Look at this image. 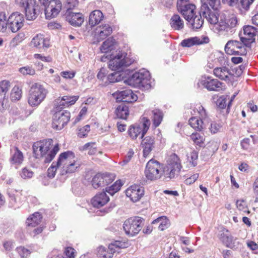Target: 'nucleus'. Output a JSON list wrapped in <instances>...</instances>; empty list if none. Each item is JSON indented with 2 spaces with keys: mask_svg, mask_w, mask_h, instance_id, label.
<instances>
[{
  "mask_svg": "<svg viewBox=\"0 0 258 258\" xmlns=\"http://www.w3.org/2000/svg\"><path fill=\"white\" fill-rule=\"evenodd\" d=\"M52 140H44L35 143L33 146V153L36 158H44L45 163L50 162L59 151L58 145L54 146L49 151L51 146Z\"/></svg>",
  "mask_w": 258,
  "mask_h": 258,
  "instance_id": "1",
  "label": "nucleus"
},
{
  "mask_svg": "<svg viewBox=\"0 0 258 258\" xmlns=\"http://www.w3.org/2000/svg\"><path fill=\"white\" fill-rule=\"evenodd\" d=\"M56 166L61 168V174L64 175L75 172L80 167V163L75 157V154L72 151H68L59 155Z\"/></svg>",
  "mask_w": 258,
  "mask_h": 258,
  "instance_id": "2",
  "label": "nucleus"
},
{
  "mask_svg": "<svg viewBox=\"0 0 258 258\" xmlns=\"http://www.w3.org/2000/svg\"><path fill=\"white\" fill-rule=\"evenodd\" d=\"M127 54L120 51H116L106 56H103L101 58L102 61H105L106 59L109 60L108 67L110 69L113 71L122 70L124 67L129 66L133 62L127 56Z\"/></svg>",
  "mask_w": 258,
  "mask_h": 258,
  "instance_id": "3",
  "label": "nucleus"
},
{
  "mask_svg": "<svg viewBox=\"0 0 258 258\" xmlns=\"http://www.w3.org/2000/svg\"><path fill=\"white\" fill-rule=\"evenodd\" d=\"M124 82L134 87L148 89L151 88L150 75L149 71L142 69L136 72L124 80Z\"/></svg>",
  "mask_w": 258,
  "mask_h": 258,
  "instance_id": "4",
  "label": "nucleus"
},
{
  "mask_svg": "<svg viewBox=\"0 0 258 258\" xmlns=\"http://www.w3.org/2000/svg\"><path fill=\"white\" fill-rule=\"evenodd\" d=\"M216 22H208L213 25L218 32H228L237 25V18L233 14H222L219 16L217 14L216 15Z\"/></svg>",
  "mask_w": 258,
  "mask_h": 258,
  "instance_id": "5",
  "label": "nucleus"
},
{
  "mask_svg": "<svg viewBox=\"0 0 258 258\" xmlns=\"http://www.w3.org/2000/svg\"><path fill=\"white\" fill-rule=\"evenodd\" d=\"M201 15L208 21L216 22V15L220 7V0H201Z\"/></svg>",
  "mask_w": 258,
  "mask_h": 258,
  "instance_id": "6",
  "label": "nucleus"
},
{
  "mask_svg": "<svg viewBox=\"0 0 258 258\" xmlns=\"http://www.w3.org/2000/svg\"><path fill=\"white\" fill-rule=\"evenodd\" d=\"M48 91L39 84L33 85L29 91L28 103L31 106H37L46 98Z\"/></svg>",
  "mask_w": 258,
  "mask_h": 258,
  "instance_id": "7",
  "label": "nucleus"
},
{
  "mask_svg": "<svg viewBox=\"0 0 258 258\" xmlns=\"http://www.w3.org/2000/svg\"><path fill=\"white\" fill-rule=\"evenodd\" d=\"M197 111L199 114V118L192 117L189 119V125L198 131H201L206 128L207 124L209 122V118L204 108L200 104L197 105L194 111Z\"/></svg>",
  "mask_w": 258,
  "mask_h": 258,
  "instance_id": "8",
  "label": "nucleus"
},
{
  "mask_svg": "<svg viewBox=\"0 0 258 258\" xmlns=\"http://www.w3.org/2000/svg\"><path fill=\"white\" fill-rule=\"evenodd\" d=\"M16 4L24 9L28 20L35 19L39 14L40 8L36 0H16Z\"/></svg>",
  "mask_w": 258,
  "mask_h": 258,
  "instance_id": "9",
  "label": "nucleus"
},
{
  "mask_svg": "<svg viewBox=\"0 0 258 258\" xmlns=\"http://www.w3.org/2000/svg\"><path fill=\"white\" fill-rule=\"evenodd\" d=\"M181 168L179 158L176 154H172L170 156L167 164L163 169L164 175L170 179L173 178L178 175Z\"/></svg>",
  "mask_w": 258,
  "mask_h": 258,
  "instance_id": "10",
  "label": "nucleus"
},
{
  "mask_svg": "<svg viewBox=\"0 0 258 258\" xmlns=\"http://www.w3.org/2000/svg\"><path fill=\"white\" fill-rule=\"evenodd\" d=\"M144 222V219L139 217H132L126 220L123 226L125 234L131 236L137 235L141 230Z\"/></svg>",
  "mask_w": 258,
  "mask_h": 258,
  "instance_id": "11",
  "label": "nucleus"
},
{
  "mask_svg": "<svg viewBox=\"0 0 258 258\" xmlns=\"http://www.w3.org/2000/svg\"><path fill=\"white\" fill-rule=\"evenodd\" d=\"M162 166L156 160L151 159L146 165L145 175L146 177L151 180H156L160 178Z\"/></svg>",
  "mask_w": 258,
  "mask_h": 258,
  "instance_id": "12",
  "label": "nucleus"
},
{
  "mask_svg": "<svg viewBox=\"0 0 258 258\" xmlns=\"http://www.w3.org/2000/svg\"><path fill=\"white\" fill-rule=\"evenodd\" d=\"M223 83L217 79L211 77L202 76L200 79L198 86L203 87L209 91H219L223 89Z\"/></svg>",
  "mask_w": 258,
  "mask_h": 258,
  "instance_id": "13",
  "label": "nucleus"
},
{
  "mask_svg": "<svg viewBox=\"0 0 258 258\" xmlns=\"http://www.w3.org/2000/svg\"><path fill=\"white\" fill-rule=\"evenodd\" d=\"M70 118L71 114L69 111L56 110L53 117L52 127L58 130H61L69 121Z\"/></svg>",
  "mask_w": 258,
  "mask_h": 258,
  "instance_id": "14",
  "label": "nucleus"
},
{
  "mask_svg": "<svg viewBox=\"0 0 258 258\" xmlns=\"http://www.w3.org/2000/svg\"><path fill=\"white\" fill-rule=\"evenodd\" d=\"M244 45L241 41L229 40L225 46V50L230 55H242L246 53Z\"/></svg>",
  "mask_w": 258,
  "mask_h": 258,
  "instance_id": "15",
  "label": "nucleus"
},
{
  "mask_svg": "<svg viewBox=\"0 0 258 258\" xmlns=\"http://www.w3.org/2000/svg\"><path fill=\"white\" fill-rule=\"evenodd\" d=\"M127 247V244L119 241H116L113 243L109 245L108 251L106 252L104 247L100 246L98 248L99 252H101L100 255L103 258H111L113 254L117 252L119 253L121 248H124Z\"/></svg>",
  "mask_w": 258,
  "mask_h": 258,
  "instance_id": "16",
  "label": "nucleus"
},
{
  "mask_svg": "<svg viewBox=\"0 0 258 258\" xmlns=\"http://www.w3.org/2000/svg\"><path fill=\"white\" fill-rule=\"evenodd\" d=\"M177 8L185 20H188L196 14V6L189 3L188 0H177Z\"/></svg>",
  "mask_w": 258,
  "mask_h": 258,
  "instance_id": "17",
  "label": "nucleus"
},
{
  "mask_svg": "<svg viewBox=\"0 0 258 258\" xmlns=\"http://www.w3.org/2000/svg\"><path fill=\"white\" fill-rule=\"evenodd\" d=\"M24 18L23 15L19 13H13L8 19V27L11 31L15 33L23 26Z\"/></svg>",
  "mask_w": 258,
  "mask_h": 258,
  "instance_id": "18",
  "label": "nucleus"
},
{
  "mask_svg": "<svg viewBox=\"0 0 258 258\" xmlns=\"http://www.w3.org/2000/svg\"><path fill=\"white\" fill-rule=\"evenodd\" d=\"M114 179V176L112 174L98 173L93 177L92 185L95 189L103 187L111 183Z\"/></svg>",
  "mask_w": 258,
  "mask_h": 258,
  "instance_id": "19",
  "label": "nucleus"
},
{
  "mask_svg": "<svg viewBox=\"0 0 258 258\" xmlns=\"http://www.w3.org/2000/svg\"><path fill=\"white\" fill-rule=\"evenodd\" d=\"M78 99V96H64L59 97L54 101V108L56 110H59L69 107L74 104Z\"/></svg>",
  "mask_w": 258,
  "mask_h": 258,
  "instance_id": "20",
  "label": "nucleus"
},
{
  "mask_svg": "<svg viewBox=\"0 0 258 258\" xmlns=\"http://www.w3.org/2000/svg\"><path fill=\"white\" fill-rule=\"evenodd\" d=\"M114 96L115 97L117 101L127 103L135 102L138 99L137 96L130 89L118 91L114 94Z\"/></svg>",
  "mask_w": 258,
  "mask_h": 258,
  "instance_id": "21",
  "label": "nucleus"
},
{
  "mask_svg": "<svg viewBox=\"0 0 258 258\" xmlns=\"http://www.w3.org/2000/svg\"><path fill=\"white\" fill-rule=\"evenodd\" d=\"M126 195L131 200L136 202L141 199L144 194V189L139 185L134 184L131 186L126 190Z\"/></svg>",
  "mask_w": 258,
  "mask_h": 258,
  "instance_id": "22",
  "label": "nucleus"
},
{
  "mask_svg": "<svg viewBox=\"0 0 258 258\" xmlns=\"http://www.w3.org/2000/svg\"><path fill=\"white\" fill-rule=\"evenodd\" d=\"M209 39L207 36L192 37L184 39L180 42V45L183 47H190L208 43Z\"/></svg>",
  "mask_w": 258,
  "mask_h": 258,
  "instance_id": "23",
  "label": "nucleus"
},
{
  "mask_svg": "<svg viewBox=\"0 0 258 258\" xmlns=\"http://www.w3.org/2000/svg\"><path fill=\"white\" fill-rule=\"evenodd\" d=\"M243 36L240 37V40L245 46H248L254 40L256 29L254 27L248 25L243 27Z\"/></svg>",
  "mask_w": 258,
  "mask_h": 258,
  "instance_id": "24",
  "label": "nucleus"
},
{
  "mask_svg": "<svg viewBox=\"0 0 258 258\" xmlns=\"http://www.w3.org/2000/svg\"><path fill=\"white\" fill-rule=\"evenodd\" d=\"M31 45L38 49L47 48L50 46L49 39L42 34H37L32 39Z\"/></svg>",
  "mask_w": 258,
  "mask_h": 258,
  "instance_id": "25",
  "label": "nucleus"
},
{
  "mask_svg": "<svg viewBox=\"0 0 258 258\" xmlns=\"http://www.w3.org/2000/svg\"><path fill=\"white\" fill-rule=\"evenodd\" d=\"M219 238L228 247L233 248L235 246L237 238L231 236L227 229L224 228L220 231Z\"/></svg>",
  "mask_w": 258,
  "mask_h": 258,
  "instance_id": "26",
  "label": "nucleus"
},
{
  "mask_svg": "<svg viewBox=\"0 0 258 258\" xmlns=\"http://www.w3.org/2000/svg\"><path fill=\"white\" fill-rule=\"evenodd\" d=\"M142 147L143 149V156L147 157L155 147L154 138L147 136L142 142Z\"/></svg>",
  "mask_w": 258,
  "mask_h": 258,
  "instance_id": "27",
  "label": "nucleus"
},
{
  "mask_svg": "<svg viewBox=\"0 0 258 258\" xmlns=\"http://www.w3.org/2000/svg\"><path fill=\"white\" fill-rule=\"evenodd\" d=\"M214 75L221 80L230 81L233 76L230 70L226 67H217L214 69Z\"/></svg>",
  "mask_w": 258,
  "mask_h": 258,
  "instance_id": "28",
  "label": "nucleus"
},
{
  "mask_svg": "<svg viewBox=\"0 0 258 258\" xmlns=\"http://www.w3.org/2000/svg\"><path fill=\"white\" fill-rule=\"evenodd\" d=\"M109 201V197L105 192L96 195L92 200L91 204L93 207L99 208L106 205Z\"/></svg>",
  "mask_w": 258,
  "mask_h": 258,
  "instance_id": "29",
  "label": "nucleus"
},
{
  "mask_svg": "<svg viewBox=\"0 0 258 258\" xmlns=\"http://www.w3.org/2000/svg\"><path fill=\"white\" fill-rule=\"evenodd\" d=\"M67 20L75 27H79L84 22V18L82 14L80 13H73L67 12Z\"/></svg>",
  "mask_w": 258,
  "mask_h": 258,
  "instance_id": "30",
  "label": "nucleus"
},
{
  "mask_svg": "<svg viewBox=\"0 0 258 258\" xmlns=\"http://www.w3.org/2000/svg\"><path fill=\"white\" fill-rule=\"evenodd\" d=\"M112 29L108 24H105L100 26L96 29V34L97 38L99 40H103L111 34Z\"/></svg>",
  "mask_w": 258,
  "mask_h": 258,
  "instance_id": "31",
  "label": "nucleus"
},
{
  "mask_svg": "<svg viewBox=\"0 0 258 258\" xmlns=\"http://www.w3.org/2000/svg\"><path fill=\"white\" fill-rule=\"evenodd\" d=\"M203 15H201V10L199 12V15H196V14L194 16L189 17V19L186 20L189 24L191 25L192 29H198L201 28L204 23V20L202 19Z\"/></svg>",
  "mask_w": 258,
  "mask_h": 258,
  "instance_id": "32",
  "label": "nucleus"
},
{
  "mask_svg": "<svg viewBox=\"0 0 258 258\" xmlns=\"http://www.w3.org/2000/svg\"><path fill=\"white\" fill-rule=\"evenodd\" d=\"M11 157L10 159L12 164L20 165L22 164L24 160L23 153L18 148L15 147L14 151H11Z\"/></svg>",
  "mask_w": 258,
  "mask_h": 258,
  "instance_id": "33",
  "label": "nucleus"
},
{
  "mask_svg": "<svg viewBox=\"0 0 258 258\" xmlns=\"http://www.w3.org/2000/svg\"><path fill=\"white\" fill-rule=\"evenodd\" d=\"M103 18V13L99 10H95L91 13L89 23L92 27L98 24Z\"/></svg>",
  "mask_w": 258,
  "mask_h": 258,
  "instance_id": "34",
  "label": "nucleus"
},
{
  "mask_svg": "<svg viewBox=\"0 0 258 258\" xmlns=\"http://www.w3.org/2000/svg\"><path fill=\"white\" fill-rule=\"evenodd\" d=\"M42 219L41 214L39 212H35L27 219L26 224L28 227H35L41 222Z\"/></svg>",
  "mask_w": 258,
  "mask_h": 258,
  "instance_id": "35",
  "label": "nucleus"
},
{
  "mask_svg": "<svg viewBox=\"0 0 258 258\" xmlns=\"http://www.w3.org/2000/svg\"><path fill=\"white\" fill-rule=\"evenodd\" d=\"M170 24L171 27L176 30H180L184 27L183 21L177 14H175L171 17Z\"/></svg>",
  "mask_w": 258,
  "mask_h": 258,
  "instance_id": "36",
  "label": "nucleus"
},
{
  "mask_svg": "<svg viewBox=\"0 0 258 258\" xmlns=\"http://www.w3.org/2000/svg\"><path fill=\"white\" fill-rule=\"evenodd\" d=\"M115 41L113 38H109L105 40L101 47L100 51L102 53H107L115 48Z\"/></svg>",
  "mask_w": 258,
  "mask_h": 258,
  "instance_id": "37",
  "label": "nucleus"
},
{
  "mask_svg": "<svg viewBox=\"0 0 258 258\" xmlns=\"http://www.w3.org/2000/svg\"><path fill=\"white\" fill-rule=\"evenodd\" d=\"M116 71V72L111 73L107 76L106 81H105V85L119 82L123 80V73H121L119 71Z\"/></svg>",
  "mask_w": 258,
  "mask_h": 258,
  "instance_id": "38",
  "label": "nucleus"
},
{
  "mask_svg": "<svg viewBox=\"0 0 258 258\" xmlns=\"http://www.w3.org/2000/svg\"><path fill=\"white\" fill-rule=\"evenodd\" d=\"M152 224H159L158 229L161 231L167 229L170 225L169 220L165 216H161L157 218L152 222Z\"/></svg>",
  "mask_w": 258,
  "mask_h": 258,
  "instance_id": "39",
  "label": "nucleus"
},
{
  "mask_svg": "<svg viewBox=\"0 0 258 258\" xmlns=\"http://www.w3.org/2000/svg\"><path fill=\"white\" fill-rule=\"evenodd\" d=\"M152 113L153 114V125L155 127H157L161 124L163 120V113L160 110L158 109L152 110Z\"/></svg>",
  "mask_w": 258,
  "mask_h": 258,
  "instance_id": "40",
  "label": "nucleus"
},
{
  "mask_svg": "<svg viewBox=\"0 0 258 258\" xmlns=\"http://www.w3.org/2000/svg\"><path fill=\"white\" fill-rule=\"evenodd\" d=\"M142 127L137 124L131 126L128 130V134L133 139H137L138 136H140V138L142 139L143 138L142 137Z\"/></svg>",
  "mask_w": 258,
  "mask_h": 258,
  "instance_id": "41",
  "label": "nucleus"
},
{
  "mask_svg": "<svg viewBox=\"0 0 258 258\" xmlns=\"http://www.w3.org/2000/svg\"><path fill=\"white\" fill-rule=\"evenodd\" d=\"M115 113L118 118L125 119L129 114L128 108L127 106L121 104L117 107Z\"/></svg>",
  "mask_w": 258,
  "mask_h": 258,
  "instance_id": "42",
  "label": "nucleus"
},
{
  "mask_svg": "<svg viewBox=\"0 0 258 258\" xmlns=\"http://www.w3.org/2000/svg\"><path fill=\"white\" fill-rule=\"evenodd\" d=\"M44 6L45 16L46 19H48L56 17L61 10L59 6H57V8H52L47 6Z\"/></svg>",
  "mask_w": 258,
  "mask_h": 258,
  "instance_id": "43",
  "label": "nucleus"
},
{
  "mask_svg": "<svg viewBox=\"0 0 258 258\" xmlns=\"http://www.w3.org/2000/svg\"><path fill=\"white\" fill-rule=\"evenodd\" d=\"M95 143L90 142L85 144L80 148L81 151L88 150V154L90 155H95L97 152V149L94 147Z\"/></svg>",
  "mask_w": 258,
  "mask_h": 258,
  "instance_id": "44",
  "label": "nucleus"
},
{
  "mask_svg": "<svg viewBox=\"0 0 258 258\" xmlns=\"http://www.w3.org/2000/svg\"><path fill=\"white\" fill-rule=\"evenodd\" d=\"M190 139L194 142L195 144L199 147H201L203 145L205 141L204 137L198 133H192L190 136Z\"/></svg>",
  "mask_w": 258,
  "mask_h": 258,
  "instance_id": "45",
  "label": "nucleus"
},
{
  "mask_svg": "<svg viewBox=\"0 0 258 258\" xmlns=\"http://www.w3.org/2000/svg\"><path fill=\"white\" fill-rule=\"evenodd\" d=\"M122 184L120 180L115 181L110 186L106 187V191L109 193L110 195L113 196L115 193L119 190Z\"/></svg>",
  "mask_w": 258,
  "mask_h": 258,
  "instance_id": "46",
  "label": "nucleus"
},
{
  "mask_svg": "<svg viewBox=\"0 0 258 258\" xmlns=\"http://www.w3.org/2000/svg\"><path fill=\"white\" fill-rule=\"evenodd\" d=\"M22 96L21 89L17 86H15L12 89L11 93V98L13 101H16L20 99Z\"/></svg>",
  "mask_w": 258,
  "mask_h": 258,
  "instance_id": "47",
  "label": "nucleus"
},
{
  "mask_svg": "<svg viewBox=\"0 0 258 258\" xmlns=\"http://www.w3.org/2000/svg\"><path fill=\"white\" fill-rule=\"evenodd\" d=\"M198 153L195 150H193L187 156V160L192 166L195 167L198 164Z\"/></svg>",
  "mask_w": 258,
  "mask_h": 258,
  "instance_id": "48",
  "label": "nucleus"
},
{
  "mask_svg": "<svg viewBox=\"0 0 258 258\" xmlns=\"http://www.w3.org/2000/svg\"><path fill=\"white\" fill-rule=\"evenodd\" d=\"M8 26V20L7 16L5 12H0V31L5 32Z\"/></svg>",
  "mask_w": 258,
  "mask_h": 258,
  "instance_id": "49",
  "label": "nucleus"
},
{
  "mask_svg": "<svg viewBox=\"0 0 258 258\" xmlns=\"http://www.w3.org/2000/svg\"><path fill=\"white\" fill-rule=\"evenodd\" d=\"M11 86L10 82L7 80L0 82V95H5L9 90Z\"/></svg>",
  "mask_w": 258,
  "mask_h": 258,
  "instance_id": "50",
  "label": "nucleus"
},
{
  "mask_svg": "<svg viewBox=\"0 0 258 258\" xmlns=\"http://www.w3.org/2000/svg\"><path fill=\"white\" fill-rule=\"evenodd\" d=\"M254 1V0H240L238 7L241 11H247L249 10L250 6L253 3Z\"/></svg>",
  "mask_w": 258,
  "mask_h": 258,
  "instance_id": "51",
  "label": "nucleus"
},
{
  "mask_svg": "<svg viewBox=\"0 0 258 258\" xmlns=\"http://www.w3.org/2000/svg\"><path fill=\"white\" fill-rule=\"evenodd\" d=\"M221 127L222 125L220 123L216 121H212L209 127V130L211 134H215L220 132Z\"/></svg>",
  "mask_w": 258,
  "mask_h": 258,
  "instance_id": "52",
  "label": "nucleus"
},
{
  "mask_svg": "<svg viewBox=\"0 0 258 258\" xmlns=\"http://www.w3.org/2000/svg\"><path fill=\"white\" fill-rule=\"evenodd\" d=\"M19 72L23 75H34L35 74V70L28 66L20 68Z\"/></svg>",
  "mask_w": 258,
  "mask_h": 258,
  "instance_id": "53",
  "label": "nucleus"
},
{
  "mask_svg": "<svg viewBox=\"0 0 258 258\" xmlns=\"http://www.w3.org/2000/svg\"><path fill=\"white\" fill-rule=\"evenodd\" d=\"M34 173L30 169L25 167L22 169L20 175L23 179L30 178L33 176Z\"/></svg>",
  "mask_w": 258,
  "mask_h": 258,
  "instance_id": "54",
  "label": "nucleus"
},
{
  "mask_svg": "<svg viewBox=\"0 0 258 258\" xmlns=\"http://www.w3.org/2000/svg\"><path fill=\"white\" fill-rule=\"evenodd\" d=\"M16 250L20 256L22 258L27 257L31 253V251L29 249L23 246L17 247Z\"/></svg>",
  "mask_w": 258,
  "mask_h": 258,
  "instance_id": "55",
  "label": "nucleus"
},
{
  "mask_svg": "<svg viewBox=\"0 0 258 258\" xmlns=\"http://www.w3.org/2000/svg\"><path fill=\"white\" fill-rule=\"evenodd\" d=\"M142 119H143V122L142 125L141 126L142 127V130H143L142 137H144L145 135L147 132L149 128V126H150L151 121L148 118H147L146 117H143Z\"/></svg>",
  "mask_w": 258,
  "mask_h": 258,
  "instance_id": "56",
  "label": "nucleus"
},
{
  "mask_svg": "<svg viewBox=\"0 0 258 258\" xmlns=\"http://www.w3.org/2000/svg\"><path fill=\"white\" fill-rule=\"evenodd\" d=\"M108 73V71L106 69L104 68H102L100 69L99 72L97 74V78L100 81H102L104 83L105 85V81H106L107 76L106 75Z\"/></svg>",
  "mask_w": 258,
  "mask_h": 258,
  "instance_id": "57",
  "label": "nucleus"
},
{
  "mask_svg": "<svg viewBox=\"0 0 258 258\" xmlns=\"http://www.w3.org/2000/svg\"><path fill=\"white\" fill-rule=\"evenodd\" d=\"M227 99L226 97L224 96H221L217 100L216 105L219 108L223 109L225 108L227 105Z\"/></svg>",
  "mask_w": 258,
  "mask_h": 258,
  "instance_id": "58",
  "label": "nucleus"
},
{
  "mask_svg": "<svg viewBox=\"0 0 258 258\" xmlns=\"http://www.w3.org/2000/svg\"><path fill=\"white\" fill-rule=\"evenodd\" d=\"M75 250L71 247L66 248L64 251V256L62 258H75Z\"/></svg>",
  "mask_w": 258,
  "mask_h": 258,
  "instance_id": "59",
  "label": "nucleus"
},
{
  "mask_svg": "<svg viewBox=\"0 0 258 258\" xmlns=\"http://www.w3.org/2000/svg\"><path fill=\"white\" fill-rule=\"evenodd\" d=\"M90 131V126L86 125L78 130V135L80 138L86 137Z\"/></svg>",
  "mask_w": 258,
  "mask_h": 258,
  "instance_id": "60",
  "label": "nucleus"
},
{
  "mask_svg": "<svg viewBox=\"0 0 258 258\" xmlns=\"http://www.w3.org/2000/svg\"><path fill=\"white\" fill-rule=\"evenodd\" d=\"M134 154V152L132 149H129L126 155L124 157V159L122 161V162L120 163V164L123 166L125 164H126L127 163H128L130 160H131L132 158L133 157V155Z\"/></svg>",
  "mask_w": 258,
  "mask_h": 258,
  "instance_id": "61",
  "label": "nucleus"
},
{
  "mask_svg": "<svg viewBox=\"0 0 258 258\" xmlns=\"http://www.w3.org/2000/svg\"><path fill=\"white\" fill-rule=\"evenodd\" d=\"M58 168L56 166V163H52L51 166L47 170V176L50 178H53L55 175L56 168Z\"/></svg>",
  "mask_w": 258,
  "mask_h": 258,
  "instance_id": "62",
  "label": "nucleus"
},
{
  "mask_svg": "<svg viewBox=\"0 0 258 258\" xmlns=\"http://www.w3.org/2000/svg\"><path fill=\"white\" fill-rule=\"evenodd\" d=\"M23 35L22 34H18L10 42V44L13 46H16L18 43L21 42L23 40Z\"/></svg>",
  "mask_w": 258,
  "mask_h": 258,
  "instance_id": "63",
  "label": "nucleus"
},
{
  "mask_svg": "<svg viewBox=\"0 0 258 258\" xmlns=\"http://www.w3.org/2000/svg\"><path fill=\"white\" fill-rule=\"evenodd\" d=\"M198 177H199L198 173L194 174L192 176L189 177V178H186L184 181V183L186 185H190V184L194 183L197 180V179L198 178Z\"/></svg>",
  "mask_w": 258,
  "mask_h": 258,
  "instance_id": "64",
  "label": "nucleus"
}]
</instances>
